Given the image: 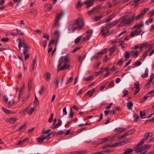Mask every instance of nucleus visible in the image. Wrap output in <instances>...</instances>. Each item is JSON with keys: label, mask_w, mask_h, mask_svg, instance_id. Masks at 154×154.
Returning a JSON list of instances; mask_svg holds the SVG:
<instances>
[{"label": "nucleus", "mask_w": 154, "mask_h": 154, "mask_svg": "<svg viewBox=\"0 0 154 154\" xmlns=\"http://www.w3.org/2000/svg\"><path fill=\"white\" fill-rule=\"evenodd\" d=\"M74 154H84L85 153L87 152L86 151H79L73 152Z\"/></svg>", "instance_id": "c9c22d12"}, {"label": "nucleus", "mask_w": 154, "mask_h": 154, "mask_svg": "<svg viewBox=\"0 0 154 154\" xmlns=\"http://www.w3.org/2000/svg\"><path fill=\"white\" fill-rule=\"evenodd\" d=\"M145 115V112L143 113L142 111H140V117L142 119H143V116H144Z\"/></svg>", "instance_id": "680f3d73"}, {"label": "nucleus", "mask_w": 154, "mask_h": 154, "mask_svg": "<svg viewBox=\"0 0 154 154\" xmlns=\"http://www.w3.org/2000/svg\"><path fill=\"white\" fill-rule=\"evenodd\" d=\"M145 73L141 75V76L143 78H146L148 76V70L146 68L145 71Z\"/></svg>", "instance_id": "7c9ffc66"}, {"label": "nucleus", "mask_w": 154, "mask_h": 154, "mask_svg": "<svg viewBox=\"0 0 154 154\" xmlns=\"http://www.w3.org/2000/svg\"><path fill=\"white\" fill-rule=\"evenodd\" d=\"M44 90V86H42L41 87V89L38 92L40 95H42Z\"/></svg>", "instance_id": "49530a36"}, {"label": "nucleus", "mask_w": 154, "mask_h": 154, "mask_svg": "<svg viewBox=\"0 0 154 154\" xmlns=\"http://www.w3.org/2000/svg\"><path fill=\"white\" fill-rule=\"evenodd\" d=\"M101 7L100 6H97L94 7L91 10L88 11L87 13L89 15H92L94 11H97L99 9H101Z\"/></svg>", "instance_id": "1a4fd4ad"}, {"label": "nucleus", "mask_w": 154, "mask_h": 154, "mask_svg": "<svg viewBox=\"0 0 154 154\" xmlns=\"http://www.w3.org/2000/svg\"><path fill=\"white\" fill-rule=\"evenodd\" d=\"M36 62H37V58H36V57L35 56V59L34 60L33 64H32V67H33L32 69H34L35 64L36 63Z\"/></svg>", "instance_id": "bf43d9fd"}, {"label": "nucleus", "mask_w": 154, "mask_h": 154, "mask_svg": "<svg viewBox=\"0 0 154 154\" xmlns=\"http://www.w3.org/2000/svg\"><path fill=\"white\" fill-rule=\"evenodd\" d=\"M85 5V2H81L80 0L79 1L76 5V8H80L81 7Z\"/></svg>", "instance_id": "f3484780"}, {"label": "nucleus", "mask_w": 154, "mask_h": 154, "mask_svg": "<svg viewBox=\"0 0 154 154\" xmlns=\"http://www.w3.org/2000/svg\"><path fill=\"white\" fill-rule=\"evenodd\" d=\"M93 30L92 29L88 30L86 32V36L83 38H91L93 33Z\"/></svg>", "instance_id": "4468645a"}, {"label": "nucleus", "mask_w": 154, "mask_h": 154, "mask_svg": "<svg viewBox=\"0 0 154 154\" xmlns=\"http://www.w3.org/2000/svg\"><path fill=\"white\" fill-rule=\"evenodd\" d=\"M126 32V31H123L122 32L119 34L118 35L116 36V38L120 37L122 35H125Z\"/></svg>", "instance_id": "13d9d810"}, {"label": "nucleus", "mask_w": 154, "mask_h": 154, "mask_svg": "<svg viewBox=\"0 0 154 154\" xmlns=\"http://www.w3.org/2000/svg\"><path fill=\"white\" fill-rule=\"evenodd\" d=\"M148 15L150 17H151L154 15V9L152 10L149 13Z\"/></svg>", "instance_id": "603ef678"}, {"label": "nucleus", "mask_w": 154, "mask_h": 154, "mask_svg": "<svg viewBox=\"0 0 154 154\" xmlns=\"http://www.w3.org/2000/svg\"><path fill=\"white\" fill-rule=\"evenodd\" d=\"M17 120V119L15 118H11L8 119V122L11 123H13L16 122Z\"/></svg>", "instance_id": "c756f323"}, {"label": "nucleus", "mask_w": 154, "mask_h": 154, "mask_svg": "<svg viewBox=\"0 0 154 154\" xmlns=\"http://www.w3.org/2000/svg\"><path fill=\"white\" fill-rule=\"evenodd\" d=\"M95 0H89L85 2V5H86V8H88L93 6Z\"/></svg>", "instance_id": "9b49d317"}, {"label": "nucleus", "mask_w": 154, "mask_h": 154, "mask_svg": "<svg viewBox=\"0 0 154 154\" xmlns=\"http://www.w3.org/2000/svg\"><path fill=\"white\" fill-rule=\"evenodd\" d=\"M151 147V145H147L145 144L144 145L143 148H142V149H147Z\"/></svg>", "instance_id": "de8ad7c7"}, {"label": "nucleus", "mask_w": 154, "mask_h": 154, "mask_svg": "<svg viewBox=\"0 0 154 154\" xmlns=\"http://www.w3.org/2000/svg\"><path fill=\"white\" fill-rule=\"evenodd\" d=\"M147 43H145L143 44H142L140 45V49L141 51H142V49L144 47H146L147 46Z\"/></svg>", "instance_id": "ea45409f"}, {"label": "nucleus", "mask_w": 154, "mask_h": 154, "mask_svg": "<svg viewBox=\"0 0 154 154\" xmlns=\"http://www.w3.org/2000/svg\"><path fill=\"white\" fill-rule=\"evenodd\" d=\"M149 10V9L148 8H145L141 11L140 13L143 16Z\"/></svg>", "instance_id": "473e14b6"}, {"label": "nucleus", "mask_w": 154, "mask_h": 154, "mask_svg": "<svg viewBox=\"0 0 154 154\" xmlns=\"http://www.w3.org/2000/svg\"><path fill=\"white\" fill-rule=\"evenodd\" d=\"M149 51V50H146V51H145L143 53V55L142 57H141V60L143 59L146 57L147 56V53Z\"/></svg>", "instance_id": "a19ab883"}, {"label": "nucleus", "mask_w": 154, "mask_h": 154, "mask_svg": "<svg viewBox=\"0 0 154 154\" xmlns=\"http://www.w3.org/2000/svg\"><path fill=\"white\" fill-rule=\"evenodd\" d=\"M37 141L40 143H42V142L44 140V139H43V138L41 136L38 138H37Z\"/></svg>", "instance_id": "79ce46f5"}, {"label": "nucleus", "mask_w": 154, "mask_h": 154, "mask_svg": "<svg viewBox=\"0 0 154 154\" xmlns=\"http://www.w3.org/2000/svg\"><path fill=\"white\" fill-rule=\"evenodd\" d=\"M128 141H127V140H126V141H123L122 142H119L113 144L112 145H113V147H117L118 146H119V145L121 146L122 145L121 143L122 142L123 143H125V144H126L128 143Z\"/></svg>", "instance_id": "a878e982"}, {"label": "nucleus", "mask_w": 154, "mask_h": 154, "mask_svg": "<svg viewBox=\"0 0 154 154\" xmlns=\"http://www.w3.org/2000/svg\"><path fill=\"white\" fill-rule=\"evenodd\" d=\"M26 123L23 124L21 127H20L17 130V131H20L22 129L24 128L26 126Z\"/></svg>", "instance_id": "8fccbe9b"}, {"label": "nucleus", "mask_w": 154, "mask_h": 154, "mask_svg": "<svg viewBox=\"0 0 154 154\" xmlns=\"http://www.w3.org/2000/svg\"><path fill=\"white\" fill-rule=\"evenodd\" d=\"M58 61V67L60 66L63 62H64V64L69 63L70 62V60L68 56H62Z\"/></svg>", "instance_id": "423d86ee"}, {"label": "nucleus", "mask_w": 154, "mask_h": 154, "mask_svg": "<svg viewBox=\"0 0 154 154\" xmlns=\"http://www.w3.org/2000/svg\"><path fill=\"white\" fill-rule=\"evenodd\" d=\"M69 118H72L73 117V113L72 112V109H70V113L69 115Z\"/></svg>", "instance_id": "6e6d98bb"}, {"label": "nucleus", "mask_w": 154, "mask_h": 154, "mask_svg": "<svg viewBox=\"0 0 154 154\" xmlns=\"http://www.w3.org/2000/svg\"><path fill=\"white\" fill-rule=\"evenodd\" d=\"M128 91L126 90L123 91V93H124V94H123V97H126L128 94Z\"/></svg>", "instance_id": "338daca9"}, {"label": "nucleus", "mask_w": 154, "mask_h": 154, "mask_svg": "<svg viewBox=\"0 0 154 154\" xmlns=\"http://www.w3.org/2000/svg\"><path fill=\"white\" fill-rule=\"evenodd\" d=\"M133 103L132 102L130 101L127 103V108L128 109L131 110L132 109L133 106Z\"/></svg>", "instance_id": "b1692460"}, {"label": "nucleus", "mask_w": 154, "mask_h": 154, "mask_svg": "<svg viewBox=\"0 0 154 154\" xmlns=\"http://www.w3.org/2000/svg\"><path fill=\"white\" fill-rule=\"evenodd\" d=\"M142 151L141 149L140 148H139L138 147V146H137L136 147V149L135 150V152L137 153H139L140 152Z\"/></svg>", "instance_id": "4d7b16f0"}, {"label": "nucleus", "mask_w": 154, "mask_h": 154, "mask_svg": "<svg viewBox=\"0 0 154 154\" xmlns=\"http://www.w3.org/2000/svg\"><path fill=\"white\" fill-rule=\"evenodd\" d=\"M118 135V134H116L114 135L106 137L103 139H99L97 141L94 142V144L99 145L105 143L107 141L112 140L115 139V137H117Z\"/></svg>", "instance_id": "20e7f679"}, {"label": "nucleus", "mask_w": 154, "mask_h": 154, "mask_svg": "<svg viewBox=\"0 0 154 154\" xmlns=\"http://www.w3.org/2000/svg\"><path fill=\"white\" fill-rule=\"evenodd\" d=\"M24 88H25V84H24V83H23V84L22 87L21 88V89L20 90V92L19 94V96L18 97V99H19L20 98V95L21 94V92H22L23 90V89Z\"/></svg>", "instance_id": "c03bdc74"}, {"label": "nucleus", "mask_w": 154, "mask_h": 154, "mask_svg": "<svg viewBox=\"0 0 154 154\" xmlns=\"http://www.w3.org/2000/svg\"><path fill=\"white\" fill-rule=\"evenodd\" d=\"M143 26V23H142L136 24L133 27L131 28V29H133L136 28H137L138 29L140 28L142 26Z\"/></svg>", "instance_id": "bb28decb"}, {"label": "nucleus", "mask_w": 154, "mask_h": 154, "mask_svg": "<svg viewBox=\"0 0 154 154\" xmlns=\"http://www.w3.org/2000/svg\"><path fill=\"white\" fill-rule=\"evenodd\" d=\"M139 52L137 51H132L130 53V54L133 56H135L136 57H137L138 56Z\"/></svg>", "instance_id": "2f4dec72"}, {"label": "nucleus", "mask_w": 154, "mask_h": 154, "mask_svg": "<svg viewBox=\"0 0 154 154\" xmlns=\"http://www.w3.org/2000/svg\"><path fill=\"white\" fill-rule=\"evenodd\" d=\"M54 35L56 38H59L60 37V33L58 30L55 31L54 33Z\"/></svg>", "instance_id": "393cba45"}, {"label": "nucleus", "mask_w": 154, "mask_h": 154, "mask_svg": "<svg viewBox=\"0 0 154 154\" xmlns=\"http://www.w3.org/2000/svg\"><path fill=\"white\" fill-rule=\"evenodd\" d=\"M52 7V5L51 4H47L45 6V10L46 11H50L51 10Z\"/></svg>", "instance_id": "a211bd4d"}, {"label": "nucleus", "mask_w": 154, "mask_h": 154, "mask_svg": "<svg viewBox=\"0 0 154 154\" xmlns=\"http://www.w3.org/2000/svg\"><path fill=\"white\" fill-rule=\"evenodd\" d=\"M42 44L43 46V47L44 48H45L46 47L47 44V41H44L43 42H42Z\"/></svg>", "instance_id": "0e129e2a"}, {"label": "nucleus", "mask_w": 154, "mask_h": 154, "mask_svg": "<svg viewBox=\"0 0 154 154\" xmlns=\"http://www.w3.org/2000/svg\"><path fill=\"white\" fill-rule=\"evenodd\" d=\"M61 124L62 121L60 119H59L58 123L56 125L55 124L54 125H52L51 127L53 129H54L60 126Z\"/></svg>", "instance_id": "dca6fc26"}, {"label": "nucleus", "mask_w": 154, "mask_h": 154, "mask_svg": "<svg viewBox=\"0 0 154 154\" xmlns=\"http://www.w3.org/2000/svg\"><path fill=\"white\" fill-rule=\"evenodd\" d=\"M2 109L4 112L6 114H11V112L10 111L7 109L5 107H3L2 108Z\"/></svg>", "instance_id": "e433bc0d"}, {"label": "nucleus", "mask_w": 154, "mask_h": 154, "mask_svg": "<svg viewBox=\"0 0 154 154\" xmlns=\"http://www.w3.org/2000/svg\"><path fill=\"white\" fill-rule=\"evenodd\" d=\"M143 16L140 13L137 17H135L134 19L137 20H139L140 17Z\"/></svg>", "instance_id": "e2e57ef3"}, {"label": "nucleus", "mask_w": 154, "mask_h": 154, "mask_svg": "<svg viewBox=\"0 0 154 154\" xmlns=\"http://www.w3.org/2000/svg\"><path fill=\"white\" fill-rule=\"evenodd\" d=\"M85 25V22L83 18H79L75 20L74 25L68 27V30L70 32H73L76 29L80 30Z\"/></svg>", "instance_id": "f257e3e1"}, {"label": "nucleus", "mask_w": 154, "mask_h": 154, "mask_svg": "<svg viewBox=\"0 0 154 154\" xmlns=\"http://www.w3.org/2000/svg\"><path fill=\"white\" fill-rule=\"evenodd\" d=\"M133 149L131 148H128L126 149L123 154H129L130 152H132Z\"/></svg>", "instance_id": "cd10ccee"}, {"label": "nucleus", "mask_w": 154, "mask_h": 154, "mask_svg": "<svg viewBox=\"0 0 154 154\" xmlns=\"http://www.w3.org/2000/svg\"><path fill=\"white\" fill-rule=\"evenodd\" d=\"M64 13L63 12H62L60 13L57 14L55 20V22L52 25L53 26L57 27L60 26L59 20L64 15Z\"/></svg>", "instance_id": "39448f33"}, {"label": "nucleus", "mask_w": 154, "mask_h": 154, "mask_svg": "<svg viewBox=\"0 0 154 154\" xmlns=\"http://www.w3.org/2000/svg\"><path fill=\"white\" fill-rule=\"evenodd\" d=\"M135 130L132 129L127 132H126L127 133V134L128 135L133 133L135 132Z\"/></svg>", "instance_id": "3c124183"}, {"label": "nucleus", "mask_w": 154, "mask_h": 154, "mask_svg": "<svg viewBox=\"0 0 154 154\" xmlns=\"http://www.w3.org/2000/svg\"><path fill=\"white\" fill-rule=\"evenodd\" d=\"M130 56L129 53H128V52L127 51L126 52L125 54V58H126V60H127V59L129 58V57H130Z\"/></svg>", "instance_id": "864d4df0"}, {"label": "nucleus", "mask_w": 154, "mask_h": 154, "mask_svg": "<svg viewBox=\"0 0 154 154\" xmlns=\"http://www.w3.org/2000/svg\"><path fill=\"white\" fill-rule=\"evenodd\" d=\"M106 51V49H104L102 51L98 52L97 54L94 56L93 58L95 59H97L99 57H100V55L103 54L104 53H105Z\"/></svg>", "instance_id": "f8f14e48"}, {"label": "nucleus", "mask_w": 154, "mask_h": 154, "mask_svg": "<svg viewBox=\"0 0 154 154\" xmlns=\"http://www.w3.org/2000/svg\"><path fill=\"white\" fill-rule=\"evenodd\" d=\"M32 80L31 79H30L29 80L28 82V87L29 91H30V89L32 88Z\"/></svg>", "instance_id": "4be33fe9"}, {"label": "nucleus", "mask_w": 154, "mask_h": 154, "mask_svg": "<svg viewBox=\"0 0 154 154\" xmlns=\"http://www.w3.org/2000/svg\"><path fill=\"white\" fill-rule=\"evenodd\" d=\"M123 62V61L122 60V59L121 58L118 60V62L117 63V64H118L120 66L122 64Z\"/></svg>", "instance_id": "5fc2aeb1"}, {"label": "nucleus", "mask_w": 154, "mask_h": 154, "mask_svg": "<svg viewBox=\"0 0 154 154\" xmlns=\"http://www.w3.org/2000/svg\"><path fill=\"white\" fill-rule=\"evenodd\" d=\"M68 63L64 64L63 66L60 67V66H58L57 71H59L60 70H63L64 69H67L70 67V66L67 65Z\"/></svg>", "instance_id": "ddd939ff"}, {"label": "nucleus", "mask_w": 154, "mask_h": 154, "mask_svg": "<svg viewBox=\"0 0 154 154\" xmlns=\"http://www.w3.org/2000/svg\"><path fill=\"white\" fill-rule=\"evenodd\" d=\"M81 48L80 47H76L74 49L71 51L72 53H74L76 52L78 50L80 49Z\"/></svg>", "instance_id": "052dcab7"}, {"label": "nucleus", "mask_w": 154, "mask_h": 154, "mask_svg": "<svg viewBox=\"0 0 154 154\" xmlns=\"http://www.w3.org/2000/svg\"><path fill=\"white\" fill-rule=\"evenodd\" d=\"M103 17V16H100L98 17H95L93 19V21L94 22H96L99 20H100Z\"/></svg>", "instance_id": "4c0bfd02"}, {"label": "nucleus", "mask_w": 154, "mask_h": 154, "mask_svg": "<svg viewBox=\"0 0 154 154\" xmlns=\"http://www.w3.org/2000/svg\"><path fill=\"white\" fill-rule=\"evenodd\" d=\"M119 21H116L112 22L110 23H109L106 26L104 27H102L101 28V32L100 34L103 35L104 37L110 34L109 31H108L107 32H104L105 31L108 30L109 29L113 27L116 24H118Z\"/></svg>", "instance_id": "f03ea898"}, {"label": "nucleus", "mask_w": 154, "mask_h": 154, "mask_svg": "<svg viewBox=\"0 0 154 154\" xmlns=\"http://www.w3.org/2000/svg\"><path fill=\"white\" fill-rule=\"evenodd\" d=\"M113 145H110L109 144H105L102 147V149H104L107 148H113Z\"/></svg>", "instance_id": "72a5a7b5"}, {"label": "nucleus", "mask_w": 154, "mask_h": 154, "mask_svg": "<svg viewBox=\"0 0 154 154\" xmlns=\"http://www.w3.org/2000/svg\"><path fill=\"white\" fill-rule=\"evenodd\" d=\"M115 49L116 47H112L109 48V50L110 51V52H114L115 51Z\"/></svg>", "instance_id": "774afa93"}, {"label": "nucleus", "mask_w": 154, "mask_h": 154, "mask_svg": "<svg viewBox=\"0 0 154 154\" xmlns=\"http://www.w3.org/2000/svg\"><path fill=\"white\" fill-rule=\"evenodd\" d=\"M93 78V76H90L88 77H85L83 78V80H85L87 81H90Z\"/></svg>", "instance_id": "37998d69"}, {"label": "nucleus", "mask_w": 154, "mask_h": 154, "mask_svg": "<svg viewBox=\"0 0 154 154\" xmlns=\"http://www.w3.org/2000/svg\"><path fill=\"white\" fill-rule=\"evenodd\" d=\"M17 42L18 43V45H21V47H22L24 48H29V47L28 45L25 43L24 41L22 39H17Z\"/></svg>", "instance_id": "6e6552de"}, {"label": "nucleus", "mask_w": 154, "mask_h": 154, "mask_svg": "<svg viewBox=\"0 0 154 154\" xmlns=\"http://www.w3.org/2000/svg\"><path fill=\"white\" fill-rule=\"evenodd\" d=\"M44 134L43 133H42L41 134V136L43 138V139L44 140L45 139H47V140H49L51 138V134H48L47 136H44L43 134Z\"/></svg>", "instance_id": "aec40b11"}, {"label": "nucleus", "mask_w": 154, "mask_h": 154, "mask_svg": "<svg viewBox=\"0 0 154 154\" xmlns=\"http://www.w3.org/2000/svg\"><path fill=\"white\" fill-rule=\"evenodd\" d=\"M134 85L135 88L136 89H140V88L139 87L140 85L138 82L137 81L135 83H134Z\"/></svg>", "instance_id": "58836bf2"}, {"label": "nucleus", "mask_w": 154, "mask_h": 154, "mask_svg": "<svg viewBox=\"0 0 154 154\" xmlns=\"http://www.w3.org/2000/svg\"><path fill=\"white\" fill-rule=\"evenodd\" d=\"M28 140V139L27 138H25L24 139L22 140H20L17 144V145L22 146L23 145L25 142L26 141H27Z\"/></svg>", "instance_id": "5701e85b"}, {"label": "nucleus", "mask_w": 154, "mask_h": 154, "mask_svg": "<svg viewBox=\"0 0 154 154\" xmlns=\"http://www.w3.org/2000/svg\"><path fill=\"white\" fill-rule=\"evenodd\" d=\"M53 117H54V114L53 113H51V114L50 115V118L48 119V122L50 123L52 121L53 119Z\"/></svg>", "instance_id": "09e8293b"}, {"label": "nucleus", "mask_w": 154, "mask_h": 154, "mask_svg": "<svg viewBox=\"0 0 154 154\" xmlns=\"http://www.w3.org/2000/svg\"><path fill=\"white\" fill-rule=\"evenodd\" d=\"M34 110V107H31L30 109H29L27 112L29 115L31 114Z\"/></svg>", "instance_id": "a18cd8bd"}, {"label": "nucleus", "mask_w": 154, "mask_h": 154, "mask_svg": "<svg viewBox=\"0 0 154 154\" xmlns=\"http://www.w3.org/2000/svg\"><path fill=\"white\" fill-rule=\"evenodd\" d=\"M154 93V90L150 91L148 93L146 94L143 97V101H144L147 99L151 96V94Z\"/></svg>", "instance_id": "2eb2a0df"}, {"label": "nucleus", "mask_w": 154, "mask_h": 154, "mask_svg": "<svg viewBox=\"0 0 154 154\" xmlns=\"http://www.w3.org/2000/svg\"><path fill=\"white\" fill-rule=\"evenodd\" d=\"M115 131L117 132H122L126 130V128H116Z\"/></svg>", "instance_id": "412c9836"}, {"label": "nucleus", "mask_w": 154, "mask_h": 154, "mask_svg": "<svg viewBox=\"0 0 154 154\" xmlns=\"http://www.w3.org/2000/svg\"><path fill=\"white\" fill-rule=\"evenodd\" d=\"M149 135L150 133L149 132L146 133L144 135V138H143V139L145 141L147 140L148 138L149 137Z\"/></svg>", "instance_id": "c85d7f7f"}, {"label": "nucleus", "mask_w": 154, "mask_h": 154, "mask_svg": "<svg viewBox=\"0 0 154 154\" xmlns=\"http://www.w3.org/2000/svg\"><path fill=\"white\" fill-rule=\"evenodd\" d=\"M73 79L72 76L69 77L68 79L67 80L66 82V85H67L73 81Z\"/></svg>", "instance_id": "f704fd0d"}, {"label": "nucleus", "mask_w": 154, "mask_h": 154, "mask_svg": "<svg viewBox=\"0 0 154 154\" xmlns=\"http://www.w3.org/2000/svg\"><path fill=\"white\" fill-rule=\"evenodd\" d=\"M142 32L141 30H135L131 32L130 36L131 38L134 37L135 36L140 35Z\"/></svg>", "instance_id": "9d476101"}, {"label": "nucleus", "mask_w": 154, "mask_h": 154, "mask_svg": "<svg viewBox=\"0 0 154 154\" xmlns=\"http://www.w3.org/2000/svg\"><path fill=\"white\" fill-rule=\"evenodd\" d=\"M45 80L46 81H49L50 80L51 74L48 72H45Z\"/></svg>", "instance_id": "6ab92c4d"}, {"label": "nucleus", "mask_w": 154, "mask_h": 154, "mask_svg": "<svg viewBox=\"0 0 154 154\" xmlns=\"http://www.w3.org/2000/svg\"><path fill=\"white\" fill-rule=\"evenodd\" d=\"M135 14H133L132 15L129 16L126 18L122 20H120L119 23V26H127L130 25L133 23L135 19Z\"/></svg>", "instance_id": "7ed1b4c3"}, {"label": "nucleus", "mask_w": 154, "mask_h": 154, "mask_svg": "<svg viewBox=\"0 0 154 154\" xmlns=\"http://www.w3.org/2000/svg\"><path fill=\"white\" fill-rule=\"evenodd\" d=\"M145 141L143 139L141 140V141L137 145V146L142 145L144 143Z\"/></svg>", "instance_id": "69168bd1"}, {"label": "nucleus", "mask_w": 154, "mask_h": 154, "mask_svg": "<svg viewBox=\"0 0 154 154\" xmlns=\"http://www.w3.org/2000/svg\"><path fill=\"white\" fill-rule=\"evenodd\" d=\"M98 117V116H94V118L93 119V122H91L90 123H88V122H86L85 124H84V125H90L92 123H93L94 122H99L100 120H101L103 118V114L102 113H101L100 115V117L99 119H97V118Z\"/></svg>", "instance_id": "0eeeda50"}]
</instances>
